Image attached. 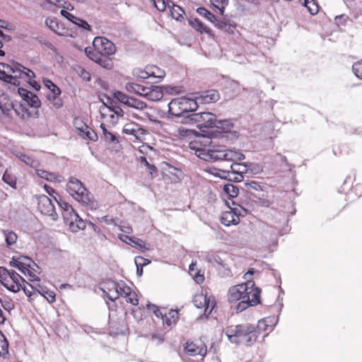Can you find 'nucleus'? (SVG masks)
<instances>
[{
    "label": "nucleus",
    "instance_id": "1",
    "mask_svg": "<svg viewBox=\"0 0 362 362\" xmlns=\"http://www.w3.org/2000/svg\"><path fill=\"white\" fill-rule=\"evenodd\" d=\"M228 300L230 303H238L235 310L241 313L250 306L260 303V289L255 286V282L247 280L244 284L230 287L228 292Z\"/></svg>",
    "mask_w": 362,
    "mask_h": 362
},
{
    "label": "nucleus",
    "instance_id": "2",
    "mask_svg": "<svg viewBox=\"0 0 362 362\" xmlns=\"http://www.w3.org/2000/svg\"><path fill=\"white\" fill-rule=\"evenodd\" d=\"M10 265L20 270L25 276H26L32 284L25 281L22 284L21 289L28 297H31L35 291H40L41 286L40 284V268L30 257L26 256H21L18 257H13L10 262Z\"/></svg>",
    "mask_w": 362,
    "mask_h": 362
},
{
    "label": "nucleus",
    "instance_id": "3",
    "mask_svg": "<svg viewBox=\"0 0 362 362\" xmlns=\"http://www.w3.org/2000/svg\"><path fill=\"white\" fill-rule=\"evenodd\" d=\"M35 75L32 70L20 64H13L11 66L0 63V79L5 82L19 86V79H23L35 90H38L40 85L35 81Z\"/></svg>",
    "mask_w": 362,
    "mask_h": 362
},
{
    "label": "nucleus",
    "instance_id": "4",
    "mask_svg": "<svg viewBox=\"0 0 362 362\" xmlns=\"http://www.w3.org/2000/svg\"><path fill=\"white\" fill-rule=\"evenodd\" d=\"M228 340L236 344L251 346L257 338L255 326L249 324L230 326L226 330Z\"/></svg>",
    "mask_w": 362,
    "mask_h": 362
},
{
    "label": "nucleus",
    "instance_id": "5",
    "mask_svg": "<svg viewBox=\"0 0 362 362\" xmlns=\"http://www.w3.org/2000/svg\"><path fill=\"white\" fill-rule=\"evenodd\" d=\"M68 193L76 201L87 206L92 210L98 208L99 204L88 192L83 184L77 178L71 177L66 184Z\"/></svg>",
    "mask_w": 362,
    "mask_h": 362
},
{
    "label": "nucleus",
    "instance_id": "6",
    "mask_svg": "<svg viewBox=\"0 0 362 362\" xmlns=\"http://www.w3.org/2000/svg\"><path fill=\"white\" fill-rule=\"evenodd\" d=\"M198 107L197 101L188 98H179L173 99L168 104V111L170 114L175 117H184L187 119L189 112H194Z\"/></svg>",
    "mask_w": 362,
    "mask_h": 362
},
{
    "label": "nucleus",
    "instance_id": "7",
    "mask_svg": "<svg viewBox=\"0 0 362 362\" xmlns=\"http://www.w3.org/2000/svg\"><path fill=\"white\" fill-rule=\"evenodd\" d=\"M0 282L8 291L17 293L21 289L25 280L16 272L1 267Z\"/></svg>",
    "mask_w": 362,
    "mask_h": 362
},
{
    "label": "nucleus",
    "instance_id": "8",
    "mask_svg": "<svg viewBox=\"0 0 362 362\" xmlns=\"http://www.w3.org/2000/svg\"><path fill=\"white\" fill-rule=\"evenodd\" d=\"M211 139L209 137H199L190 141L189 148L194 152L197 157L204 160H211L214 148L209 146Z\"/></svg>",
    "mask_w": 362,
    "mask_h": 362
},
{
    "label": "nucleus",
    "instance_id": "9",
    "mask_svg": "<svg viewBox=\"0 0 362 362\" xmlns=\"http://www.w3.org/2000/svg\"><path fill=\"white\" fill-rule=\"evenodd\" d=\"M233 206H228V210L223 211L221 216V222L226 226L237 225L240 222V216H244L247 210L243 206L233 202Z\"/></svg>",
    "mask_w": 362,
    "mask_h": 362
},
{
    "label": "nucleus",
    "instance_id": "10",
    "mask_svg": "<svg viewBox=\"0 0 362 362\" xmlns=\"http://www.w3.org/2000/svg\"><path fill=\"white\" fill-rule=\"evenodd\" d=\"M187 118L189 122L196 124L199 129L214 127L216 119V115L209 112L193 113Z\"/></svg>",
    "mask_w": 362,
    "mask_h": 362
},
{
    "label": "nucleus",
    "instance_id": "11",
    "mask_svg": "<svg viewBox=\"0 0 362 362\" xmlns=\"http://www.w3.org/2000/svg\"><path fill=\"white\" fill-rule=\"evenodd\" d=\"M93 45L95 52L101 56H110L115 53L116 47L113 42L104 37H96Z\"/></svg>",
    "mask_w": 362,
    "mask_h": 362
},
{
    "label": "nucleus",
    "instance_id": "12",
    "mask_svg": "<svg viewBox=\"0 0 362 362\" xmlns=\"http://www.w3.org/2000/svg\"><path fill=\"white\" fill-rule=\"evenodd\" d=\"M211 160H224L239 161L245 159V156L240 151L231 149L214 148Z\"/></svg>",
    "mask_w": 362,
    "mask_h": 362
},
{
    "label": "nucleus",
    "instance_id": "13",
    "mask_svg": "<svg viewBox=\"0 0 362 362\" xmlns=\"http://www.w3.org/2000/svg\"><path fill=\"white\" fill-rule=\"evenodd\" d=\"M193 303L197 308H204L205 315H209L215 307L214 298L207 297L202 291L194 296Z\"/></svg>",
    "mask_w": 362,
    "mask_h": 362
},
{
    "label": "nucleus",
    "instance_id": "14",
    "mask_svg": "<svg viewBox=\"0 0 362 362\" xmlns=\"http://www.w3.org/2000/svg\"><path fill=\"white\" fill-rule=\"evenodd\" d=\"M251 166L248 163H234L230 165V171L227 172V177L230 180L241 182L243 180V174L247 173Z\"/></svg>",
    "mask_w": 362,
    "mask_h": 362
},
{
    "label": "nucleus",
    "instance_id": "15",
    "mask_svg": "<svg viewBox=\"0 0 362 362\" xmlns=\"http://www.w3.org/2000/svg\"><path fill=\"white\" fill-rule=\"evenodd\" d=\"M122 132L127 135L134 136L136 140L139 141L145 140V136L148 134L147 130L135 122L125 124L123 127Z\"/></svg>",
    "mask_w": 362,
    "mask_h": 362
},
{
    "label": "nucleus",
    "instance_id": "16",
    "mask_svg": "<svg viewBox=\"0 0 362 362\" xmlns=\"http://www.w3.org/2000/svg\"><path fill=\"white\" fill-rule=\"evenodd\" d=\"M38 210L42 214L52 217L53 220L57 218V215L52 202L46 195H40L38 197Z\"/></svg>",
    "mask_w": 362,
    "mask_h": 362
},
{
    "label": "nucleus",
    "instance_id": "17",
    "mask_svg": "<svg viewBox=\"0 0 362 362\" xmlns=\"http://www.w3.org/2000/svg\"><path fill=\"white\" fill-rule=\"evenodd\" d=\"M185 352L192 356H204L206 354V346L202 341L187 342L185 346Z\"/></svg>",
    "mask_w": 362,
    "mask_h": 362
},
{
    "label": "nucleus",
    "instance_id": "18",
    "mask_svg": "<svg viewBox=\"0 0 362 362\" xmlns=\"http://www.w3.org/2000/svg\"><path fill=\"white\" fill-rule=\"evenodd\" d=\"M206 260L214 266H221L225 269V276H231L230 269L226 263V258L222 257L218 254L214 252H208L205 256Z\"/></svg>",
    "mask_w": 362,
    "mask_h": 362
},
{
    "label": "nucleus",
    "instance_id": "19",
    "mask_svg": "<svg viewBox=\"0 0 362 362\" xmlns=\"http://www.w3.org/2000/svg\"><path fill=\"white\" fill-rule=\"evenodd\" d=\"M18 93L28 105L35 108L40 106V100L35 94L23 88H18Z\"/></svg>",
    "mask_w": 362,
    "mask_h": 362
},
{
    "label": "nucleus",
    "instance_id": "20",
    "mask_svg": "<svg viewBox=\"0 0 362 362\" xmlns=\"http://www.w3.org/2000/svg\"><path fill=\"white\" fill-rule=\"evenodd\" d=\"M219 98L220 95L217 90H209L200 93L194 100L197 101V105L198 103L209 104L216 102Z\"/></svg>",
    "mask_w": 362,
    "mask_h": 362
},
{
    "label": "nucleus",
    "instance_id": "21",
    "mask_svg": "<svg viewBox=\"0 0 362 362\" xmlns=\"http://www.w3.org/2000/svg\"><path fill=\"white\" fill-rule=\"evenodd\" d=\"M46 25L53 32L61 36L69 35V30L65 28L62 23L59 22L57 19L48 18L45 20Z\"/></svg>",
    "mask_w": 362,
    "mask_h": 362
},
{
    "label": "nucleus",
    "instance_id": "22",
    "mask_svg": "<svg viewBox=\"0 0 362 362\" xmlns=\"http://www.w3.org/2000/svg\"><path fill=\"white\" fill-rule=\"evenodd\" d=\"M58 204L62 210V216L66 224L69 225L71 221L77 219V214L70 204L62 200L58 202Z\"/></svg>",
    "mask_w": 362,
    "mask_h": 362
},
{
    "label": "nucleus",
    "instance_id": "23",
    "mask_svg": "<svg viewBox=\"0 0 362 362\" xmlns=\"http://www.w3.org/2000/svg\"><path fill=\"white\" fill-rule=\"evenodd\" d=\"M76 127L79 132V134L84 139H89L90 141H96L98 139V136L96 133L90 129L85 124L82 123L81 121H76Z\"/></svg>",
    "mask_w": 362,
    "mask_h": 362
},
{
    "label": "nucleus",
    "instance_id": "24",
    "mask_svg": "<svg viewBox=\"0 0 362 362\" xmlns=\"http://www.w3.org/2000/svg\"><path fill=\"white\" fill-rule=\"evenodd\" d=\"M122 288L120 287L119 288L122 290V297L125 298L127 299V302L132 304L133 305H138L139 299L136 292L132 291V289L126 284H122Z\"/></svg>",
    "mask_w": 362,
    "mask_h": 362
},
{
    "label": "nucleus",
    "instance_id": "25",
    "mask_svg": "<svg viewBox=\"0 0 362 362\" xmlns=\"http://www.w3.org/2000/svg\"><path fill=\"white\" fill-rule=\"evenodd\" d=\"M122 284H125L124 281L120 282H112L110 284V287L108 288V292H106V296L110 300H115L117 299L119 296H122V290H120L119 288H122ZM104 293L105 291H104Z\"/></svg>",
    "mask_w": 362,
    "mask_h": 362
},
{
    "label": "nucleus",
    "instance_id": "26",
    "mask_svg": "<svg viewBox=\"0 0 362 362\" xmlns=\"http://www.w3.org/2000/svg\"><path fill=\"white\" fill-rule=\"evenodd\" d=\"M148 88V87H145L133 82L127 83L125 85V89L127 91L131 93H135L142 97H145Z\"/></svg>",
    "mask_w": 362,
    "mask_h": 362
},
{
    "label": "nucleus",
    "instance_id": "27",
    "mask_svg": "<svg viewBox=\"0 0 362 362\" xmlns=\"http://www.w3.org/2000/svg\"><path fill=\"white\" fill-rule=\"evenodd\" d=\"M139 76L142 78L154 77L161 79L165 76V72L157 66H152L148 68L146 71H142Z\"/></svg>",
    "mask_w": 362,
    "mask_h": 362
},
{
    "label": "nucleus",
    "instance_id": "28",
    "mask_svg": "<svg viewBox=\"0 0 362 362\" xmlns=\"http://www.w3.org/2000/svg\"><path fill=\"white\" fill-rule=\"evenodd\" d=\"M163 96V90L159 86H151L148 88L144 98L151 101H158Z\"/></svg>",
    "mask_w": 362,
    "mask_h": 362
},
{
    "label": "nucleus",
    "instance_id": "29",
    "mask_svg": "<svg viewBox=\"0 0 362 362\" xmlns=\"http://www.w3.org/2000/svg\"><path fill=\"white\" fill-rule=\"evenodd\" d=\"M160 318L163 320V325L170 327L173 324L176 323L178 319V312L177 310H170L168 313H163Z\"/></svg>",
    "mask_w": 362,
    "mask_h": 362
},
{
    "label": "nucleus",
    "instance_id": "30",
    "mask_svg": "<svg viewBox=\"0 0 362 362\" xmlns=\"http://www.w3.org/2000/svg\"><path fill=\"white\" fill-rule=\"evenodd\" d=\"M60 89H55V90L49 92L47 95L48 100L56 108H60L63 105V101L60 97Z\"/></svg>",
    "mask_w": 362,
    "mask_h": 362
},
{
    "label": "nucleus",
    "instance_id": "31",
    "mask_svg": "<svg viewBox=\"0 0 362 362\" xmlns=\"http://www.w3.org/2000/svg\"><path fill=\"white\" fill-rule=\"evenodd\" d=\"M100 112L103 117L108 116L113 120L115 118V115H116L117 119L118 118V117L123 115V110L118 107L112 109L109 107L105 106L101 109Z\"/></svg>",
    "mask_w": 362,
    "mask_h": 362
},
{
    "label": "nucleus",
    "instance_id": "32",
    "mask_svg": "<svg viewBox=\"0 0 362 362\" xmlns=\"http://www.w3.org/2000/svg\"><path fill=\"white\" fill-rule=\"evenodd\" d=\"M168 9L169 10V12L173 18L178 21L182 18L185 12L180 6L175 4L173 1H168Z\"/></svg>",
    "mask_w": 362,
    "mask_h": 362
},
{
    "label": "nucleus",
    "instance_id": "33",
    "mask_svg": "<svg viewBox=\"0 0 362 362\" xmlns=\"http://www.w3.org/2000/svg\"><path fill=\"white\" fill-rule=\"evenodd\" d=\"M211 7L215 12L223 15L224 10L228 4V0H210Z\"/></svg>",
    "mask_w": 362,
    "mask_h": 362
},
{
    "label": "nucleus",
    "instance_id": "34",
    "mask_svg": "<svg viewBox=\"0 0 362 362\" xmlns=\"http://www.w3.org/2000/svg\"><path fill=\"white\" fill-rule=\"evenodd\" d=\"M217 129L221 132H228L231 130L233 127V123L229 119H223V120H217L216 119V122L214 125Z\"/></svg>",
    "mask_w": 362,
    "mask_h": 362
},
{
    "label": "nucleus",
    "instance_id": "35",
    "mask_svg": "<svg viewBox=\"0 0 362 362\" xmlns=\"http://www.w3.org/2000/svg\"><path fill=\"white\" fill-rule=\"evenodd\" d=\"M68 226L73 233H77L78 230H83L86 228V223L77 214V219L71 221Z\"/></svg>",
    "mask_w": 362,
    "mask_h": 362
},
{
    "label": "nucleus",
    "instance_id": "36",
    "mask_svg": "<svg viewBox=\"0 0 362 362\" xmlns=\"http://www.w3.org/2000/svg\"><path fill=\"white\" fill-rule=\"evenodd\" d=\"M301 4L307 8L311 15H315L319 11V6L316 0H300Z\"/></svg>",
    "mask_w": 362,
    "mask_h": 362
},
{
    "label": "nucleus",
    "instance_id": "37",
    "mask_svg": "<svg viewBox=\"0 0 362 362\" xmlns=\"http://www.w3.org/2000/svg\"><path fill=\"white\" fill-rule=\"evenodd\" d=\"M36 173L39 177L44 178L48 181H50V182L59 181V176L57 175L54 173L47 172L46 170H44L42 169H36Z\"/></svg>",
    "mask_w": 362,
    "mask_h": 362
},
{
    "label": "nucleus",
    "instance_id": "38",
    "mask_svg": "<svg viewBox=\"0 0 362 362\" xmlns=\"http://www.w3.org/2000/svg\"><path fill=\"white\" fill-rule=\"evenodd\" d=\"M13 107V105L10 100L8 98V96L4 93H0V109L3 112H8L10 109Z\"/></svg>",
    "mask_w": 362,
    "mask_h": 362
},
{
    "label": "nucleus",
    "instance_id": "39",
    "mask_svg": "<svg viewBox=\"0 0 362 362\" xmlns=\"http://www.w3.org/2000/svg\"><path fill=\"white\" fill-rule=\"evenodd\" d=\"M127 107L141 111L146 109L147 105L142 100L131 97L127 105Z\"/></svg>",
    "mask_w": 362,
    "mask_h": 362
},
{
    "label": "nucleus",
    "instance_id": "40",
    "mask_svg": "<svg viewBox=\"0 0 362 362\" xmlns=\"http://www.w3.org/2000/svg\"><path fill=\"white\" fill-rule=\"evenodd\" d=\"M16 156L23 162H24L26 165L36 168L39 166V162L33 158L25 155L23 153H18L16 155Z\"/></svg>",
    "mask_w": 362,
    "mask_h": 362
},
{
    "label": "nucleus",
    "instance_id": "41",
    "mask_svg": "<svg viewBox=\"0 0 362 362\" xmlns=\"http://www.w3.org/2000/svg\"><path fill=\"white\" fill-rule=\"evenodd\" d=\"M74 72L86 81H90V74L83 66L76 65L74 67Z\"/></svg>",
    "mask_w": 362,
    "mask_h": 362
},
{
    "label": "nucleus",
    "instance_id": "42",
    "mask_svg": "<svg viewBox=\"0 0 362 362\" xmlns=\"http://www.w3.org/2000/svg\"><path fill=\"white\" fill-rule=\"evenodd\" d=\"M224 192L231 198L236 197L238 194V188L233 184H226L223 186Z\"/></svg>",
    "mask_w": 362,
    "mask_h": 362
},
{
    "label": "nucleus",
    "instance_id": "43",
    "mask_svg": "<svg viewBox=\"0 0 362 362\" xmlns=\"http://www.w3.org/2000/svg\"><path fill=\"white\" fill-rule=\"evenodd\" d=\"M191 25L196 30L201 33H209L211 31L210 29L205 26L202 21L196 18L191 21Z\"/></svg>",
    "mask_w": 362,
    "mask_h": 362
},
{
    "label": "nucleus",
    "instance_id": "44",
    "mask_svg": "<svg viewBox=\"0 0 362 362\" xmlns=\"http://www.w3.org/2000/svg\"><path fill=\"white\" fill-rule=\"evenodd\" d=\"M106 57L98 55L95 62L105 69H110L113 67V62L111 59L106 58Z\"/></svg>",
    "mask_w": 362,
    "mask_h": 362
},
{
    "label": "nucleus",
    "instance_id": "45",
    "mask_svg": "<svg viewBox=\"0 0 362 362\" xmlns=\"http://www.w3.org/2000/svg\"><path fill=\"white\" fill-rule=\"evenodd\" d=\"M214 23L218 28L223 30L224 32L231 33L233 31L234 27L225 21L216 19Z\"/></svg>",
    "mask_w": 362,
    "mask_h": 362
},
{
    "label": "nucleus",
    "instance_id": "46",
    "mask_svg": "<svg viewBox=\"0 0 362 362\" xmlns=\"http://www.w3.org/2000/svg\"><path fill=\"white\" fill-rule=\"evenodd\" d=\"M8 342L4 334L0 332V356L8 354Z\"/></svg>",
    "mask_w": 362,
    "mask_h": 362
},
{
    "label": "nucleus",
    "instance_id": "47",
    "mask_svg": "<svg viewBox=\"0 0 362 362\" xmlns=\"http://www.w3.org/2000/svg\"><path fill=\"white\" fill-rule=\"evenodd\" d=\"M197 11L200 16L206 18L208 21L212 23H214L215 21L216 20L215 16L204 7L198 8L197 9Z\"/></svg>",
    "mask_w": 362,
    "mask_h": 362
},
{
    "label": "nucleus",
    "instance_id": "48",
    "mask_svg": "<svg viewBox=\"0 0 362 362\" xmlns=\"http://www.w3.org/2000/svg\"><path fill=\"white\" fill-rule=\"evenodd\" d=\"M5 237V240L8 245H12L16 243L17 240V235L13 231L1 230Z\"/></svg>",
    "mask_w": 362,
    "mask_h": 362
},
{
    "label": "nucleus",
    "instance_id": "49",
    "mask_svg": "<svg viewBox=\"0 0 362 362\" xmlns=\"http://www.w3.org/2000/svg\"><path fill=\"white\" fill-rule=\"evenodd\" d=\"M114 97L119 102H120L121 103H122L123 105H124L126 106L131 98L130 96L127 95V94H125L121 91H115L114 93Z\"/></svg>",
    "mask_w": 362,
    "mask_h": 362
},
{
    "label": "nucleus",
    "instance_id": "50",
    "mask_svg": "<svg viewBox=\"0 0 362 362\" xmlns=\"http://www.w3.org/2000/svg\"><path fill=\"white\" fill-rule=\"evenodd\" d=\"M130 244L132 246L138 247L142 251L148 250L149 246H147L146 244L141 240L137 239V238H133L132 239Z\"/></svg>",
    "mask_w": 362,
    "mask_h": 362
},
{
    "label": "nucleus",
    "instance_id": "51",
    "mask_svg": "<svg viewBox=\"0 0 362 362\" xmlns=\"http://www.w3.org/2000/svg\"><path fill=\"white\" fill-rule=\"evenodd\" d=\"M155 7L160 11H165L168 8L169 0H151Z\"/></svg>",
    "mask_w": 362,
    "mask_h": 362
},
{
    "label": "nucleus",
    "instance_id": "52",
    "mask_svg": "<svg viewBox=\"0 0 362 362\" xmlns=\"http://www.w3.org/2000/svg\"><path fill=\"white\" fill-rule=\"evenodd\" d=\"M38 293L43 296L49 303H53L55 301V293L53 291H44L42 288H40Z\"/></svg>",
    "mask_w": 362,
    "mask_h": 362
},
{
    "label": "nucleus",
    "instance_id": "53",
    "mask_svg": "<svg viewBox=\"0 0 362 362\" xmlns=\"http://www.w3.org/2000/svg\"><path fill=\"white\" fill-rule=\"evenodd\" d=\"M2 179L4 182L10 185L11 187H14L16 185V180L14 176L8 173L7 171L4 173L3 175Z\"/></svg>",
    "mask_w": 362,
    "mask_h": 362
},
{
    "label": "nucleus",
    "instance_id": "54",
    "mask_svg": "<svg viewBox=\"0 0 362 362\" xmlns=\"http://www.w3.org/2000/svg\"><path fill=\"white\" fill-rule=\"evenodd\" d=\"M139 160H140V163L141 164H144L145 166H146L148 168V169L149 170V173L150 174L152 175V176H156V168L153 165H151L147 159L146 158V157L144 156H141L139 158Z\"/></svg>",
    "mask_w": 362,
    "mask_h": 362
},
{
    "label": "nucleus",
    "instance_id": "55",
    "mask_svg": "<svg viewBox=\"0 0 362 362\" xmlns=\"http://www.w3.org/2000/svg\"><path fill=\"white\" fill-rule=\"evenodd\" d=\"M192 132L184 127H179L175 130L174 134L176 136L186 137L191 134Z\"/></svg>",
    "mask_w": 362,
    "mask_h": 362
},
{
    "label": "nucleus",
    "instance_id": "56",
    "mask_svg": "<svg viewBox=\"0 0 362 362\" xmlns=\"http://www.w3.org/2000/svg\"><path fill=\"white\" fill-rule=\"evenodd\" d=\"M354 74L359 78L362 79V62H356L352 66Z\"/></svg>",
    "mask_w": 362,
    "mask_h": 362
},
{
    "label": "nucleus",
    "instance_id": "57",
    "mask_svg": "<svg viewBox=\"0 0 362 362\" xmlns=\"http://www.w3.org/2000/svg\"><path fill=\"white\" fill-rule=\"evenodd\" d=\"M2 307L7 311H11L14 308V303L11 300H1Z\"/></svg>",
    "mask_w": 362,
    "mask_h": 362
},
{
    "label": "nucleus",
    "instance_id": "58",
    "mask_svg": "<svg viewBox=\"0 0 362 362\" xmlns=\"http://www.w3.org/2000/svg\"><path fill=\"white\" fill-rule=\"evenodd\" d=\"M104 139L107 142L115 143L117 142V138L116 136L110 132H106L104 135Z\"/></svg>",
    "mask_w": 362,
    "mask_h": 362
},
{
    "label": "nucleus",
    "instance_id": "59",
    "mask_svg": "<svg viewBox=\"0 0 362 362\" xmlns=\"http://www.w3.org/2000/svg\"><path fill=\"white\" fill-rule=\"evenodd\" d=\"M14 110L16 114L23 118L29 115L28 110L23 107V105H21L18 108H15Z\"/></svg>",
    "mask_w": 362,
    "mask_h": 362
},
{
    "label": "nucleus",
    "instance_id": "60",
    "mask_svg": "<svg viewBox=\"0 0 362 362\" xmlns=\"http://www.w3.org/2000/svg\"><path fill=\"white\" fill-rule=\"evenodd\" d=\"M147 308L150 311H152L156 317H161L163 313L156 305L153 304H147Z\"/></svg>",
    "mask_w": 362,
    "mask_h": 362
},
{
    "label": "nucleus",
    "instance_id": "61",
    "mask_svg": "<svg viewBox=\"0 0 362 362\" xmlns=\"http://www.w3.org/2000/svg\"><path fill=\"white\" fill-rule=\"evenodd\" d=\"M85 53L87 57H88L90 59L95 62L96 59L98 57V54L94 51H93L90 48H86L85 49Z\"/></svg>",
    "mask_w": 362,
    "mask_h": 362
},
{
    "label": "nucleus",
    "instance_id": "62",
    "mask_svg": "<svg viewBox=\"0 0 362 362\" xmlns=\"http://www.w3.org/2000/svg\"><path fill=\"white\" fill-rule=\"evenodd\" d=\"M45 86L49 90V92L55 90V89H59L52 81L49 79H44Z\"/></svg>",
    "mask_w": 362,
    "mask_h": 362
},
{
    "label": "nucleus",
    "instance_id": "63",
    "mask_svg": "<svg viewBox=\"0 0 362 362\" xmlns=\"http://www.w3.org/2000/svg\"><path fill=\"white\" fill-rule=\"evenodd\" d=\"M0 362H18L15 356H11L9 354L1 356Z\"/></svg>",
    "mask_w": 362,
    "mask_h": 362
},
{
    "label": "nucleus",
    "instance_id": "64",
    "mask_svg": "<svg viewBox=\"0 0 362 362\" xmlns=\"http://www.w3.org/2000/svg\"><path fill=\"white\" fill-rule=\"evenodd\" d=\"M76 25H77L78 28H81L85 30H90V26L89 25V24L86 21H83L81 18L78 20V23H76Z\"/></svg>",
    "mask_w": 362,
    "mask_h": 362
}]
</instances>
